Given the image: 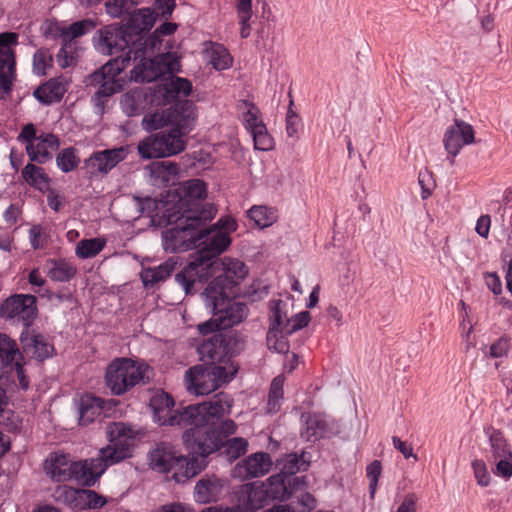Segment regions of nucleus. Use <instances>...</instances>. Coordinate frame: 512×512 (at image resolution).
<instances>
[{
  "label": "nucleus",
  "mask_w": 512,
  "mask_h": 512,
  "mask_svg": "<svg viewBox=\"0 0 512 512\" xmlns=\"http://www.w3.org/2000/svg\"><path fill=\"white\" fill-rule=\"evenodd\" d=\"M230 404L216 395L214 400L188 405L177 410L169 418V425L188 427L182 435L189 452L199 460L207 458L222 449L223 440L236 432V423L231 419L220 421L230 412Z\"/></svg>",
  "instance_id": "1"
},
{
  "label": "nucleus",
  "mask_w": 512,
  "mask_h": 512,
  "mask_svg": "<svg viewBox=\"0 0 512 512\" xmlns=\"http://www.w3.org/2000/svg\"><path fill=\"white\" fill-rule=\"evenodd\" d=\"M231 244L230 235L221 229L201 226L197 234V251L191 261L175 275V281L186 294L196 292V283L209 279V270L215 268L218 256Z\"/></svg>",
  "instance_id": "2"
},
{
  "label": "nucleus",
  "mask_w": 512,
  "mask_h": 512,
  "mask_svg": "<svg viewBox=\"0 0 512 512\" xmlns=\"http://www.w3.org/2000/svg\"><path fill=\"white\" fill-rule=\"evenodd\" d=\"M195 212H181L179 216L170 214L167 224L172 225L162 232V243L165 251L183 252L195 249L197 246L198 229L208 222L195 217Z\"/></svg>",
  "instance_id": "3"
},
{
  "label": "nucleus",
  "mask_w": 512,
  "mask_h": 512,
  "mask_svg": "<svg viewBox=\"0 0 512 512\" xmlns=\"http://www.w3.org/2000/svg\"><path fill=\"white\" fill-rule=\"evenodd\" d=\"M130 450L125 447L106 446L101 448L96 458L85 459L73 463L71 480L82 486H93L105 470L114 464L130 457Z\"/></svg>",
  "instance_id": "4"
},
{
  "label": "nucleus",
  "mask_w": 512,
  "mask_h": 512,
  "mask_svg": "<svg viewBox=\"0 0 512 512\" xmlns=\"http://www.w3.org/2000/svg\"><path fill=\"white\" fill-rule=\"evenodd\" d=\"M147 366L130 358L114 359L106 368L105 382L111 393L121 396L137 384L145 383Z\"/></svg>",
  "instance_id": "5"
},
{
  "label": "nucleus",
  "mask_w": 512,
  "mask_h": 512,
  "mask_svg": "<svg viewBox=\"0 0 512 512\" xmlns=\"http://www.w3.org/2000/svg\"><path fill=\"white\" fill-rule=\"evenodd\" d=\"M238 293H222V291H210L204 289L201 297L211 313L216 316L220 328L227 330L243 322L249 309L245 303L234 301L233 298Z\"/></svg>",
  "instance_id": "6"
},
{
  "label": "nucleus",
  "mask_w": 512,
  "mask_h": 512,
  "mask_svg": "<svg viewBox=\"0 0 512 512\" xmlns=\"http://www.w3.org/2000/svg\"><path fill=\"white\" fill-rule=\"evenodd\" d=\"M244 347L239 335L232 331L217 332L203 340L197 347L202 365L225 362L237 355Z\"/></svg>",
  "instance_id": "7"
},
{
  "label": "nucleus",
  "mask_w": 512,
  "mask_h": 512,
  "mask_svg": "<svg viewBox=\"0 0 512 512\" xmlns=\"http://www.w3.org/2000/svg\"><path fill=\"white\" fill-rule=\"evenodd\" d=\"M186 143L179 130L169 129L145 137L138 143V153L142 159L165 158L184 151Z\"/></svg>",
  "instance_id": "8"
},
{
  "label": "nucleus",
  "mask_w": 512,
  "mask_h": 512,
  "mask_svg": "<svg viewBox=\"0 0 512 512\" xmlns=\"http://www.w3.org/2000/svg\"><path fill=\"white\" fill-rule=\"evenodd\" d=\"M24 357L17 345L6 334L0 333V379L14 382L15 377L23 390L29 388V379L24 370Z\"/></svg>",
  "instance_id": "9"
},
{
  "label": "nucleus",
  "mask_w": 512,
  "mask_h": 512,
  "mask_svg": "<svg viewBox=\"0 0 512 512\" xmlns=\"http://www.w3.org/2000/svg\"><path fill=\"white\" fill-rule=\"evenodd\" d=\"M215 263V268L209 270V278L219 271L221 273L206 286L208 294L213 290L222 291V293H238V285L248 274L245 263L230 257H224Z\"/></svg>",
  "instance_id": "10"
},
{
  "label": "nucleus",
  "mask_w": 512,
  "mask_h": 512,
  "mask_svg": "<svg viewBox=\"0 0 512 512\" xmlns=\"http://www.w3.org/2000/svg\"><path fill=\"white\" fill-rule=\"evenodd\" d=\"M37 314V299L31 294H13L0 305V318L11 325H22L23 330L30 329Z\"/></svg>",
  "instance_id": "11"
},
{
  "label": "nucleus",
  "mask_w": 512,
  "mask_h": 512,
  "mask_svg": "<svg viewBox=\"0 0 512 512\" xmlns=\"http://www.w3.org/2000/svg\"><path fill=\"white\" fill-rule=\"evenodd\" d=\"M207 188L203 180L190 179L183 182L181 187V212L193 211L195 217L210 222L216 215L217 209L212 203L204 202Z\"/></svg>",
  "instance_id": "12"
},
{
  "label": "nucleus",
  "mask_w": 512,
  "mask_h": 512,
  "mask_svg": "<svg viewBox=\"0 0 512 512\" xmlns=\"http://www.w3.org/2000/svg\"><path fill=\"white\" fill-rule=\"evenodd\" d=\"M92 45L101 55L113 56L124 52L125 54H134L130 36L118 23L98 29L92 37Z\"/></svg>",
  "instance_id": "13"
},
{
  "label": "nucleus",
  "mask_w": 512,
  "mask_h": 512,
  "mask_svg": "<svg viewBox=\"0 0 512 512\" xmlns=\"http://www.w3.org/2000/svg\"><path fill=\"white\" fill-rule=\"evenodd\" d=\"M18 44V34L3 32L0 34V100H6L16 80L15 53L10 48Z\"/></svg>",
  "instance_id": "14"
},
{
  "label": "nucleus",
  "mask_w": 512,
  "mask_h": 512,
  "mask_svg": "<svg viewBox=\"0 0 512 512\" xmlns=\"http://www.w3.org/2000/svg\"><path fill=\"white\" fill-rule=\"evenodd\" d=\"M156 22V14L151 8H140L128 13L127 22L120 24L125 33L128 34L134 46V55L136 56V48H141L147 36L146 33L150 31Z\"/></svg>",
  "instance_id": "15"
},
{
  "label": "nucleus",
  "mask_w": 512,
  "mask_h": 512,
  "mask_svg": "<svg viewBox=\"0 0 512 512\" xmlns=\"http://www.w3.org/2000/svg\"><path fill=\"white\" fill-rule=\"evenodd\" d=\"M128 150L124 146L93 152L84 161V167L91 175H107L113 168L127 157Z\"/></svg>",
  "instance_id": "16"
},
{
  "label": "nucleus",
  "mask_w": 512,
  "mask_h": 512,
  "mask_svg": "<svg viewBox=\"0 0 512 512\" xmlns=\"http://www.w3.org/2000/svg\"><path fill=\"white\" fill-rule=\"evenodd\" d=\"M19 341L22 355L25 354L38 362H44L53 357L55 353L53 344L44 335L33 329L22 330Z\"/></svg>",
  "instance_id": "17"
},
{
  "label": "nucleus",
  "mask_w": 512,
  "mask_h": 512,
  "mask_svg": "<svg viewBox=\"0 0 512 512\" xmlns=\"http://www.w3.org/2000/svg\"><path fill=\"white\" fill-rule=\"evenodd\" d=\"M236 505L245 512L262 509L268 502L267 492L261 482L241 485L234 493Z\"/></svg>",
  "instance_id": "18"
},
{
  "label": "nucleus",
  "mask_w": 512,
  "mask_h": 512,
  "mask_svg": "<svg viewBox=\"0 0 512 512\" xmlns=\"http://www.w3.org/2000/svg\"><path fill=\"white\" fill-rule=\"evenodd\" d=\"M179 57L170 51L155 56L148 64H144L142 80L152 82L168 74L170 77L180 72Z\"/></svg>",
  "instance_id": "19"
},
{
  "label": "nucleus",
  "mask_w": 512,
  "mask_h": 512,
  "mask_svg": "<svg viewBox=\"0 0 512 512\" xmlns=\"http://www.w3.org/2000/svg\"><path fill=\"white\" fill-rule=\"evenodd\" d=\"M261 483L264 484L269 501H286L293 493L306 486V481L303 478H291L289 480L280 473L270 476L265 482Z\"/></svg>",
  "instance_id": "20"
},
{
  "label": "nucleus",
  "mask_w": 512,
  "mask_h": 512,
  "mask_svg": "<svg viewBox=\"0 0 512 512\" xmlns=\"http://www.w3.org/2000/svg\"><path fill=\"white\" fill-rule=\"evenodd\" d=\"M474 138L472 125L455 119L454 124L449 126L444 133L443 144L447 153L455 157L464 145L473 143Z\"/></svg>",
  "instance_id": "21"
},
{
  "label": "nucleus",
  "mask_w": 512,
  "mask_h": 512,
  "mask_svg": "<svg viewBox=\"0 0 512 512\" xmlns=\"http://www.w3.org/2000/svg\"><path fill=\"white\" fill-rule=\"evenodd\" d=\"M185 385L190 394L208 395L218 389L205 365H196L189 368L185 373Z\"/></svg>",
  "instance_id": "22"
},
{
  "label": "nucleus",
  "mask_w": 512,
  "mask_h": 512,
  "mask_svg": "<svg viewBox=\"0 0 512 512\" xmlns=\"http://www.w3.org/2000/svg\"><path fill=\"white\" fill-rule=\"evenodd\" d=\"M272 467L269 453L257 452L249 455L234 468V475L242 478H257L267 474Z\"/></svg>",
  "instance_id": "23"
},
{
  "label": "nucleus",
  "mask_w": 512,
  "mask_h": 512,
  "mask_svg": "<svg viewBox=\"0 0 512 512\" xmlns=\"http://www.w3.org/2000/svg\"><path fill=\"white\" fill-rule=\"evenodd\" d=\"M207 463L208 462L205 460H199L197 456H184L177 453L172 466H170L169 473H172V479L175 480V482L185 483L204 470Z\"/></svg>",
  "instance_id": "24"
},
{
  "label": "nucleus",
  "mask_w": 512,
  "mask_h": 512,
  "mask_svg": "<svg viewBox=\"0 0 512 512\" xmlns=\"http://www.w3.org/2000/svg\"><path fill=\"white\" fill-rule=\"evenodd\" d=\"M170 121L174 124L171 129L179 130L181 139L193 128L197 114L196 106L191 100H181L175 103L169 113Z\"/></svg>",
  "instance_id": "25"
},
{
  "label": "nucleus",
  "mask_w": 512,
  "mask_h": 512,
  "mask_svg": "<svg viewBox=\"0 0 512 512\" xmlns=\"http://www.w3.org/2000/svg\"><path fill=\"white\" fill-rule=\"evenodd\" d=\"M36 140V144L26 145V152L32 162L44 164L52 158L51 150H58L60 147V139L53 133H42Z\"/></svg>",
  "instance_id": "26"
},
{
  "label": "nucleus",
  "mask_w": 512,
  "mask_h": 512,
  "mask_svg": "<svg viewBox=\"0 0 512 512\" xmlns=\"http://www.w3.org/2000/svg\"><path fill=\"white\" fill-rule=\"evenodd\" d=\"M66 81L63 77L50 78L34 91V98L44 106H50L62 100L66 93Z\"/></svg>",
  "instance_id": "27"
},
{
  "label": "nucleus",
  "mask_w": 512,
  "mask_h": 512,
  "mask_svg": "<svg viewBox=\"0 0 512 512\" xmlns=\"http://www.w3.org/2000/svg\"><path fill=\"white\" fill-rule=\"evenodd\" d=\"M223 490V480L216 476H205L199 479L194 487V499L201 504L216 502Z\"/></svg>",
  "instance_id": "28"
},
{
  "label": "nucleus",
  "mask_w": 512,
  "mask_h": 512,
  "mask_svg": "<svg viewBox=\"0 0 512 512\" xmlns=\"http://www.w3.org/2000/svg\"><path fill=\"white\" fill-rule=\"evenodd\" d=\"M333 434L330 422L325 415L322 414H309L305 427L301 431V437L306 441H316L320 438L329 437Z\"/></svg>",
  "instance_id": "29"
},
{
  "label": "nucleus",
  "mask_w": 512,
  "mask_h": 512,
  "mask_svg": "<svg viewBox=\"0 0 512 512\" xmlns=\"http://www.w3.org/2000/svg\"><path fill=\"white\" fill-rule=\"evenodd\" d=\"M73 463L74 462L70 460L69 455L55 453L50 456V459L45 461V470L54 481H70V471H72Z\"/></svg>",
  "instance_id": "30"
},
{
  "label": "nucleus",
  "mask_w": 512,
  "mask_h": 512,
  "mask_svg": "<svg viewBox=\"0 0 512 512\" xmlns=\"http://www.w3.org/2000/svg\"><path fill=\"white\" fill-rule=\"evenodd\" d=\"M164 103L168 104L175 101L179 96H188L192 91V83L190 80L182 77L171 76L166 80L161 88Z\"/></svg>",
  "instance_id": "31"
},
{
  "label": "nucleus",
  "mask_w": 512,
  "mask_h": 512,
  "mask_svg": "<svg viewBox=\"0 0 512 512\" xmlns=\"http://www.w3.org/2000/svg\"><path fill=\"white\" fill-rule=\"evenodd\" d=\"M177 452L166 443H159L150 453V465L160 473H169Z\"/></svg>",
  "instance_id": "32"
},
{
  "label": "nucleus",
  "mask_w": 512,
  "mask_h": 512,
  "mask_svg": "<svg viewBox=\"0 0 512 512\" xmlns=\"http://www.w3.org/2000/svg\"><path fill=\"white\" fill-rule=\"evenodd\" d=\"M175 268L176 262L169 259L158 266L143 269L140 278L146 288L153 287L155 284L166 280L175 271Z\"/></svg>",
  "instance_id": "33"
},
{
  "label": "nucleus",
  "mask_w": 512,
  "mask_h": 512,
  "mask_svg": "<svg viewBox=\"0 0 512 512\" xmlns=\"http://www.w3.org/2000/svg\"><path fill=\"white\" fill-rule=\"evenodd\" d=\"M102 410L103 400L101 398L91 395L81 397L78 408L79 425L85 426L92 423L102 414Z\"/></svg>",
  "instance_id": "34"
},
{
  "label": "nucleus",
  "mask_w": 512,
  "mask_h": 512,
  "mask_svg": "<svg viewBox=\"0 0 512 512\" xmlns=\"http://www.w3.org/2000/svg\"><path fill=\"white\" fill-rule=\"evenodd\" d=\"M150 175L158 184L168 185L179 174V165L170 160L156 161L148 166Z\"/></svg>",
  "instance_id": "35"
},
{
  "label": "nucleus",
  "mask_w": 512,
  "mask_h": 512,
  "mask_svg": "<svg viewBox=\"0 0 512 512\" xmlns=\"http://www.w3.org/2000/svg\"><path fill=\"white\" fill-rule=\"evenodd\" d=\"M177 27V24L173 22L162 23L151 35L145 38L143 43H140L141 48H136L137 52H154L161 45L163 37L173 35Z\"/></svg>",
  "instance_id": "36"
},
{
  "label": "nucleus",
  "mask_w": 512,
  "mask_h": 512,
  "mask_svg": "<svg viewBox=\"0 0 512 512\" xmlns=\"http://www.w3.org/2000/svg\"><path fill=\"white\" fill-rule=\"evenodd\" d=\"M174 404L173 397L165 392L154 395L150 400V406L154 412V417L163 425L169 424V418L177 413L176 411L166 419V416L171 412Z\"/></svg>",
  "instance_id": "37"
},
{
  "label": "nucleus",
  "mask_w": 512,
  "mask_h": 512,
  "mask_svg": "<svg viewBox=\"0 0 512 512\" xmlns=\"http://www.w3.org/2000/svg\"><path fill=\"white\" fill-rule=\"evenodd\" d=\"M86 84L87 86H98V90L95 92L97 98L109 97L118 92L121 87L110 81L101 68L88 76Z\"/></svg>",
  "instance_id": "38"
},
{
  "label": "nucleus",
  "mask_w": 512,
  "mask_h": 512,
  "mask_svg": "<svg viewBox=\"0 0 512 512\" xmlns=\"http://www.w3.org/2000/svg\"><path fill=\"white\" fill-rule=\"evenodd\" d=\"M280 465L281 470L279 473L286 476L287 479L303 478L305 481L304 476H296V473L299 471H306L309 467V462L304 460V453H301L300 455L297 453L288 454L281 460Z\"/></svg>",
  "instance_id": "39"
},
{
  "label": "nucleus",
  "mask_w": 512,
  "mask_h": 512,
  "mask_svg": "<svg viewBox=\"0 0 512 512\" xmlns=\"http://www.w3.org/2000/svg\"><path fill=\"white\" fill-rule=\"evenodd\" d=\"M23 179L33 188L43 191L49 188L50 178L44 169L33 163H28L22 169Z\"/></svg>",
  "instance_id": "40"
},
{
  "label": "nucleus",
  "mask_w": 512,
  "mask_h": 512,
  "mask_svg": "<svg viewBox=\"0 0 512 512\" xmlns=\"http://www.w3.org/2000/svg\"><path fill=\"white\" fill-rule=\"evenodd\" d=\"M210 375L215 378L218 388L225 383L230 382L237 373L238 367L231 359L222 363L205 365Z\"/></svg>",
  "instance_id": "41"
},
{
  "label": "nucleus",
  "mask_w": 512,
  "mask_h": 512,
  "mask_svg": "<svg viewBox=\"0 0 512 512\" xmlns=\"http://www.w3.org/2000/svg\"><path fill=\"white\" fill-rule=\"evenodd\" d=\"M271 311H270V326H269V341L273 340L275 337V333L277 330H282L287 320H289L287 316V312L285 310L287 304L281 300H273L271 302Z\"/></svg>",
  "instance_id": "42"
},
{
  "label": "nucleus",
  "mask_w": 512,
  "mask_h": 512,
  "mask_svg": "<svg viewBox=\"0 0 512 512\" xmlns=\"http://www.w3.org/2000/svg\"><path fill=\"white\" fill-rule=\"evenodd\" d=\"M48 276L51 280L57 282H68L76 274V267L66 260L50 259L48 261Z\"/></svg>",
  "instance_id": "43"
},
{
  "label": "nucleus",
  "mask_w": 512,
  "mask_h": 512,
  "mask_svg": "<svg viewBox=\"0 0 512 512\" xmlns=\"http://www.w3.org/2000/svg\"><path fill=\"white\" fill-rule=\"evenodd\" d=\"M248 217L260 228H267L277 221L276 210L264 205H254L247 211Z\"/></svg>",
  "instance_id": "44"
},
{
  "label": "nucleus",
  "mask_w": 512,
  "mask_h": 512,
  "mask_svg": "<svg viewBox=\"0 0 512 512\" xmlns=\"http://www.w3.org/2000/svg\"><path fill=\"white\" fill-rule=\"evenodd\" d=\"M489 436L490 448H491V456L489 460L499 459V457L508 456V459L511 457L512 451L510 449L509 444L507 443L503 433L500 430H496L494 428H490L487 431Z\"/></svg>",
  "instance_id": "45"
},
{
  "label": "nucleus",
  "mask_w": 512,
  "mask_h": 512,
  "mask_svg": "<svg viewBox=\"0 0 512 512\" xmlns=\"http://www.w3.org/2000/svg\"><path fill=\"white\" fill-rule=\"evenodd\" d=\"M55 162L60 171L69 173L79 166L81 160L76 148L66 147L56 155Z\"/></svg>",
  "instance_id": "46"
},
{
  "label": "nucleus",
  "mask_w": 512,
  "mask_h": 512,
  "mask_svg": "<svg viewBox=\"0 0 512 512\" xmlns=\"http://www.w3.org/2000/svg\"><path fill=\"white\" fill-rule=\"evenodd\" d=\"M83 489H76L67 485H60L53 494L56 501L64 503L72 508H81Z\"/></svg>",
  "instance_id": "47"
},
{
  "label": "nucleus",
  "mask_w": 512,
  "mask_h": 512,
  "mask_svg": "<svg viewBox=\"0 0 512 512\" xmlns=\"http://www.w3.org/2000/svg\"><path fill=\"white\" fill-rule=\"evenodd\" d=\"M209 54L211 65L218 71L228 69L232 65L233 59L229 51L221 44L213 43Z\"/></svg>",
  "instance_id": "48"
},
{
  "label": "nucleus",
  "mask_w": 512,
  "mask_h": 512,
  "mask_svg": "<svg viewBox=\"0 0 512 512\" xmlns=\"http://www.w3.org/2000/svg\"><path fill=\"white\" fill-rule=\"evenodd\" d=\"M223 453L230 461L236 460L247 452L248 441L242 437H234L223 440Z\"/></svg>",
  "instance_id": "49"
},
{
  "label": "nucleus",
  "mask_w": 512,
  "mask_h": 512,
  "mask_svg": "<svg viewBox=\"0 0 512 512\" xmlns=\"http://www.w3.org/2000/svg\"><path fill=\"white\" fill-rule=\"evenodd\" d=\"M105 246L100 238L83 239L76 246V255L82 259L92 258L99 254Z\"/></svg>",
  "instance_id": "50"
},
{
  "label": "nucleus",
  "mask_w": 512,
  "mask_h": 512,
  "mask_svg": "<svg viewBox=\"0 0 512 512\" xmlns=\"http://www.w3.org/2000/svg\"><path fill=\"white\" fill-rule=\"evenodd\" d=\"M96 21L91 18H85L70 24L64 31L63 37L73 40L82 37L96 28Z\"/></svg>",
  "instance_id": "51"
},
{
  "label": "nucleus",
  "mask_w": 512,
  "mask_h": 512,
  "mask_svg": "<svg viewBox=\"0 0 512 512\" xmlns=\"http://www.w3.org/2000/svg\"><path fill=\"white\" fill-rule=\"evenodd\" d=\"M131 58V54H125V57L116 56L113 59H110L106 64H104L101 69L107 75L110 81H113L115 85H120L118 76L125 69Z\"/></svg>",
  "instance_id": "52"
},
{
  "label": "nucleus",
  "mask_w": 512,
  "mask_h": 512,
  "mask_svg": "<svg viewBox=\"0 0 512 512\" xmlns=\"http://www.w3.org/2000/svg\"><path fill=\"white\" fill-rule=\"evenodd\" d=\"M497 213L500 216V223L504 230L512 233V189L505 191L503 204L497 203Z\"/></svg>",
  "instance_id": "53"
},
{
  "label": "nucleus",
  "mask_w": 512,
  "mask_h": 512,
  "mask_svg": "<svg viewBox=\"0 0 512 512\" xmlns=\"http://www.w3.org/2000/svg\"><path fill=\"white\" fill-rule=\"evenodd\" d=\"M111 447H125L129 450L128 446L123 442L126 439H133V430L131 427L126 426L124 423H114L113 427L109 430Z\"/></svg>",
  "instance_id": "54"
},
{
  "label": "nucleus",
  "mask_w": 512,
  "mask_h": 512,
  "mask_svg": "<svg viewBox=\"0 0 512 512\" xmlns=\"http://www.w3.org/2000/svg\"><path fill=\"white\" fill-rule=\"evenodd\" d=\"M138 4L137 0H108L105 3V10L112 18H120L129 13Z\"/></svg>",
  "instance_id": "55"
},
{
  "label": "nucleus",
  "mask_w": 512,
  "mask_h": 512,
  "mask_svg": "<svg viewBox=\"0 0 512 512\" xmlns=\"http://www.w3.org/2000/svg\"><path fill=\"white\" fill-rule=\"evenodd\" d=\"M254 147L260 151H269L274 147V140L271 135L268 133L265 125L258 126L256 130L251 132Z\"/></svg>",
  "instance_id": "56"
},
{
  "label": "nucleus",
  "mask_w": 512,
  "mask_h": 512,
  "mask_svg": "<svg viewBox=\"0 0 512 512\" xmlns=\"http://www.w3.org/2000/svg\"><path fill=\"white\" fill-rule=\"evenodd\" d=\"M52 66V55L47 49H39L33 55V72L38 76H44L47 68Z\"/></svg>",
  "instance_id": "57"
},
{
  "label": "nucleus",
  "mask_w": 512,
  "mask_h": 512,
  "mask_svg": "<svg viewBox=\"0 0 512 512\" xmlns=\"http://www.w3.org/2000/svg\"><path fill=\"white\" fill-rule=\"evenodd\" d=\"M310 314L308 311H302L300 313L295 314L287 322L282 328V332L286 335H291L294 332L303 329L310 322Z\"/></svg>",
  "instance_id": "58"
},
{
  "label": "nucleus",
  "mask_w": 512,
  "mask_h": 512,
  "mask_svg": "<svg viewBox=\"0 0 512 512\" xmlns=\"http://www.w3.org/2000/svg\"><path fill=\"white\" fill-rule=\"evenodd\" d=\"M243 105L247 108V111L243 114V121L245 127L250 131V133L258 126L265 125L263 121L259 118V110L258 108L249 101H243Z\"/></svg>",
  "instance_id": "59"
},
{
  "label": "nucleus",
  "mask_w": 512,
  "mask_h": 512,
  "mask_svg": "<svg viewBox=\"0 0 512 512\" xmlns=\"http://www.w3.org/2000/svg\"><path fill=\"white\" fill-rule=\"evenodd\" d=\"M107 503L105 497L99 495L94 490L83 489L81 498V508L96 509L101 508Z\"/></svg>",
  "instance_id": "60"
},
{
  "label": "nucleus",
  "mask_w": 512,
  "mask_h": 512,
  "mask_svg": "<svg viewBox=\"0 0 512 512\" xmlns=\"http://www.w3.org/2000/svg\"><path fill=\"white\" fill-rule=\"evenodd\" d=\"M471 465L477 484L482 487L489 486L491 482V476L487 469L486 463L481 459H475L472 461Z\"/></svg>",
  "instance_id": "61"
},
{
  "label": "nucleus",
  "mask_w": 512,
  "mask_h": 512,
  "mask_svg": "<svg viewBox=\"0 0 512 512\" xmlns=\"http://www.w3.org/2000/svg\"><path fill=\"white\" fill-rule=\"evenodd\" d=\"M491 462L495 463L493 472L496 476L504 479H509L512 476V454L508 459V456L499 457V459H492Z\"/></svg>",
  "instance_id": "62"
},
{
  "label": "nucleus",
  "mask_w": 512,
  "mask_h": 512,
  "mask_svg": "<svg viewBox=\"0 0 512 512\" xmlns=\"http://www.w3.org/2000/svg\"><path fill=\"white\" fill-rule=\"evenodd\" d=\"M382 466L381 462L378 460H374L370 463L366 468V475L369 479V491L371 496L373 497L377 488L378 480L381 475Z\"/></svg>",
  "instance_id": "63"
},
{
  "label": "nucleus",
  "mask_w": 512,
  "mask_h": 512,
  "mask_svg": "<svg viewBox=\"0 0 512 512\" xmlns=\"http://www.w3.org/2000/svg\"><path fill=\"white\" fill-rule=\"evenodd\" d=\"M175 7V0H156L154 3V8L152 10L156 14V19L158 18V16L168 18L173 13Z\"/></svg>",
  "instance_id": "64"
}]
</instances>
